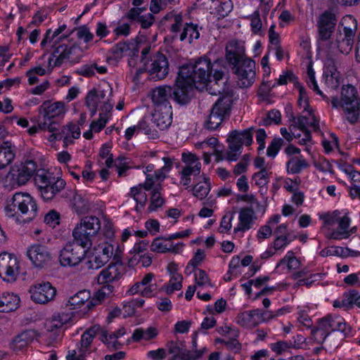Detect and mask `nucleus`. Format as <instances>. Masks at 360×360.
Returning a JSON list of instances; mask_svg holds the SVG:
<instances>
[{"label": "nucleus", "instance_id": "25", "mask_svg": "<svg viewBox=\"0 0 360 360\" xmlns=\"http://www.w3.org/2000/svg\"><path fill=\"white\" fill-rule=\"evenodd\" d=\"M27 256L32 264L37 268H43L51 259V254L46 246L33 244L27 250Z\"/></svg>", "mask_w": 360, "mask_h": 360}, {"label": "nucleus", "instance_id": "39", "mask_svg": "<svg viewBox=\"0 0 360 360\" xmlns=\"http://www.w3.org/2000/svg\"><path fill=\"white\" fill-rule=\"evenodd\" d=\"M301 264L300 259L295 257V252L289 250L277 264L276 268H281L282 270L292 272L299 269Z\"/></svg>", "mask_w": 360, "mask_h": 360}, {"label": "nucleus", "instance_id": "27", "mask_svg": "<svg viewBox=\"0 0 360 360\" xmlns=\"http://www.w3.org/2000/svg\"><path fill=\"white\" fill-rule=\"evenodd\" d=\"M66 27V25L63 24L62 25H60L58 28L55 29L54 30H53L52 29H49L46 30L40 43V47L41 50L45 51V53L43 54L41 57V59H43L46 56V53L49 51V48L52 47L54 50L56 47L58 46V44L60 41L67 38V35L62 34L65 31ZM60 45V44H59V46Z\"/></svg>", "mask_w": 360, "mask_h": 360}, {"label": "nucleus", "instance_id": "6", "mask_svg": "<svg viewBox=\"0 0 360 360\" xmlns=\"http://www.w3.org/2000/svg\"><path fill=\"white\" fill-rule=\"evenodd\" d=\"M74 46L67 44L60 45L55 48L47 61L37 63L36 65L28 70L25 75L30 85H33L39 81L38 76L49 75L55 67H59L70 58Z\"/></svg>", "mask_w": 360, "mask_h": 360}, {"label": "nucleus", "instance_id": "64", "mask_svg": "<svg viewBox=\"0 0 360 360\" xmlns=\"http://www.w3.org/2000/svg\"><path fill=\"white\" fill-rule=\"evenodd\" d=\"M207 352V348L206 347H202L200 349L188 350L183 352L184 360H198L202 355Z\"/></svg>", "mask_w": 360, "mask_h": 360}, {"label": "nucleus", "instance_id": "14", "mask_svg": "<svg viewBox=\"0 0 360 360\" xmlns=\"http://www.w3.org/2000/svg\"><path fill=\"white\" fill-rule=\"evenodd\" d=\"M92 247L89 256V267L91 269H99L104 266L113 254V245L108 241H98L91 246Z\"/></svg>", "mask_w": 360, "mask_h": 360}, {"label": "nucleus", "instance_id": "31", "mask_svg": "<svg viewBox=\"0 0 360 360\" xmlns=\"http://www.w3.org/2000/svg\"><path fill=\"white\" fill-rule=\"evenodd\" d=\"M294 240L290 234L275 236L273 242L269 245L266 250L261 255L262 259H269L277 252L281 254Z\"/></svg>", "mask_w": 360, "mask_h": 360}, {"label": "nucleus", "instance_id": "53", "mask_svg": "<svg viewBox=\"0 0 360 360\" xmlns=\"http://www.w3.org/2000/svg\"><path fill=\"white\" fill-rule=\"evenodd\" d=\"M231 0H217L215 3V14L218 18H224L232 11Z\"/></svg>", "mask_w": 360, "mask_h": 360}, {"label": "nucleus", "instance_id": "60", "mask_svg": "<svg viewBox=\"0 0 360 360\" xmlns=\"http://www.w3.org/2000/svg\"><path fill=\"white\" fill-rule=\"evenodd\" d=\"M76 35L78 39L86 44L92 41L94 37V34L91 32L89 28L86 25L77 27L76 29Z\"/></svg>", "mask_w": 360, "mask_h": 360}, {"label": "nucleus", "instance_id": "41", "mask_svg": "<svg viewBox=\"0 0 360 360\" xmlns=\"http://www.w3.org/2000/svg\"><path fill=\"white\" fill-rule=\"evenodd\" d=\"M158 333V329L155 326H150L147 328H138L134 330L131 339L134 342L149 341L155 339Z\"/></svg>", "mask_w": 360, "mask_h": 360}, {"label": "nucleus", "instance_id": "51", "mask_svg": "<svg viewBox=\"0 0 360 360\" xmlns=\"http://www.w3.org/2000/svg\"><path fill=\"white\" fill-rule=\"evenodd\" d=\"M183 276L181 274H175L171 276L169 281L162 289L167 295L172 294L174 291L180 290L182 288Z\"/></svg>", "mask_w": 360, "mask_h": 360}, {"label": "nucleus", "instance_id": "13", "mask_svg": "<svg viewBox=\"0 0 360 360\" xmlns=\"http://www.w3.org/2000/svg\"><path fill=\"white\" fill-rule=\"evenodd\" d=\"M37 165L33 160L16 163L11 167L7 178L13 186L25 185L37 172Z\"/></svg>", "mask_w": 360, "mask_h": 360}, {"label": "nucleus", "instance_id": "10", "mask_svg": "<svg viewBox=\"0 0 360 360\" xmlns=\"http://www.w3.org/2000/svg\"><path fill=\"white\" fill-rule=\"evenodd\" d=\"M332 331H339L345 337L353 335V330L343 317L338 314H328L321 319L316 329L312 332L314 335H320L323 340Z\"/></svg>", "mask_w": 360, "mask_h": 360}, {"label": "nucleus", "instance_id": "59", "mask_svg": "<svg viewBox=\"0 0 360 360\" xmlns=\"http://www.w3.org/2000/svg\"><path fill=\"white\" fill-rule=\"evenodd\" d=\"M205 258V252L202 249H198L192 259L189 261L188 263V265L186 267V272L191 271V267L193 268V269H195L198 266H199L202 261Z\"/></svg>", "mask_w": 360, "mask_h": 360}, {"label": "nucleus", "instance_id": "4", "mask_svg": "<svg viewBox=\"0 0 360 360\" xmlns=\"http://www.w3.org/2000/svg\"><path fill=\"white\" fill-rule=\"evenodd\" d=\"M164 165L155 169L153 164H148L143 167V173L146 179L143 183L146 191H151L150 204L148 210L150 212H155L165 203V199L162 191L163 182L169 176V174L173 169L174 158L168 155L161 158Z\"/></svg>", "mask_w": 360, "mask_h": 360}, {"label": "nucleus", "instance_id": "61", "mask_svg": "<svg viewBox=\"0 0 360 360\" xmlns=\"http://www.w3.org/2000/svg\"><path fill=\"white\" fill-rule=\"evenodd\" d=\"M252 181L259 188H263L269 183V176L265 169H261L252 176Z\"/></svg>", "mask_w": 360, "mask_h": 360}, {"label": "nucleus", "instance_id": "22", "mask_svg": "<svg viewBox=\"0 0 360 360\" xmlns=\"http://www.w3.org/2000/svg\"><path fill=\"white\" fill-rule=\"evenodd\" d=\"M231 108V104L229 99L222 98L213 105L211 112L205 122V127L210 130L217 129L224 117L229 114Z\"/></svg>", "mask_w": 360, "mask_h": 360}, {"label": "nucleus", "instance_id": "21", "mask_svg": "<svg viewBox=\"0 0 360 360\" xmlns=\"http://www.w3.org/2000/svg\"><path fill=\"white\" fill-rule=\"evenodd\" d=\"M28 292L33 302L45 304L54 299L56 295V290L49 282L43 281L31 285Z\"/></svg>", "mask_w": 360, "mask_h": 360}, {"label": "nucleus", "instance_id": "2", "mask_svg": "<svg viewBox=\"0 0 360 360\" xmlns=\"http://www.w3.org/2000/svg\"><path fill=\"white\" fill-rule=\"evenodd\" d=\"M115 229L112 220L104 216L102 220L96 216L82 217L72 230V237L83 246H91L93 238L98 241L113 240Z\"/></svg>", "mask_w": 360, "mask_h": 360}, {"label": "nucleus", "instance_id": "18", "mask_svg": "<svg viewBox=\"0 0 360 360\" xmlns=\"http://www.w3.org/2000/svg\"><path fill=\"white\" fill-rule=\"evenodd\" d=\"M255 62L250 58H245L233 68L236 75V84L240 88H248L255 82Z\"/></svg>", "mask_w": 360, "mask_h": 360}, {"label": "nucleus", "instance_id": "52", "mask_svg": "<svg viewBox=\"0 0 360 360\" xmlns=\"http://www.w3.org/2000/svg\"><path fill=\"white\" fill-rule=\"evenodd\" d=\"M306 80L308 86L317 94L320 95L323 100L328 101V98L320 90L315 77V72L311 65L307 67Z\"/></svg>", "mask_w": 360, "mask_h": 360}, {"label": "nucleus", "instance_id": "43", "mask_svg": "<svg viewBox=\"0 0 360 360\" xmlns=\"http://www.w3.org/2000/svg\"><path fill=\"white\" fill-rule=\"evenodd\" d=\"M98 330L99 326H94L86 330L81 337V340L77 346L86 354H90L91 352V344Z\"/></svg>", "mask_w": 360, "mask_h": 360}, {"label": "nucleus", "instance_id": "37", "mask_svg": "<svg viewBox=\"0 0 360 360\" xmlns=\"http://www.w3.org/2000/svg\"><path fill=\"white\" fill-rule=\"evenodd\" d=\"M226 58L227 61L236 66L244 60V49L236 41H231L226 47Z\"/></svg>", "mask_w": 360, "mask_h": 360}, {"label": "nucleus", "instance_id": "62", "mask_svg": "<svg viewBox=\"0 0 360 360\" xmlns=\"http://www.w3.org/2000/svg\"><path fill=\"white\" fill-rule=\"evenodd\" d=\"M346 174L352 184L349 188V194H351L354 190L360 188V172L351 169L346 170Z\"/></svg>", "mask_w": 360, "mask_h": 360}, {"label": "nucleus", "instance_id": "46", "mask_svg": "<svg viewBox=\"0 0 360 360\" xmlns=\"http://www.w3.org/2000/svg\"><path fill=\"white\" fill-rule=\"evenodd\" d=\"M170 240L168 237H157L154 238L150 244V251L156 253L165 254L169 252Z\"/></svg>", "mask_w": 360, "mask_h": 360}, {"label": "nucleus", "instance_id": "11", "mask_svg": "<svg viewBox=\"0 0 360 360\" xmlns=\"http://www.w3.org/2000/svg\"><path fill=\"white\" fill-rule=\"evenodd\" d=\"M73 242L67 243L60 250L58 260L64 267L78 266L86 258L87 250L91 246H83L75 238Z\"/></svg>", "mask_w": 360, "mask_h": 360}, {"label": "nucleus", "instance_id": "33", "mask_svg": "<svg viewBox=\"0 0 360 360\" xmlns=\"http://www.w3.org/2000/svg\"><path fill=\"white\" fill-rule=\"evenodd\" d=\"M259 309L247 310L237 314L235 321L242 328L252 329L259 325Z\"/></svg>", "mask_w": 360, "mask_h": 360}, {"label": "nucleus", "instance_id": "63", "mask_svg": "<svg viewBox=\"0 0 360 360\" xmlns=\"http://www.w3.org/2000/svg\"><path fill=\"white\" fill-rule=\"evenodd\" d=\"M282 186L287 191L290 193L295 192L298 190L300 179L299 177L292 179L290 178H282Z\"/></svg>", "mask_w": 360, "mask_h": 360}, {"label": "nucleus", "instance_id": "26", "mask_svg": "<svg viewBox=\"0 0 360 360\" xmlns=\"http://www.w3.org/2000/svg\"><path fill=\"white\" fill-rule=\"evenodd\" d=\"M354 37V36H350L340 32L336 40L330 43L326 48L327 53L331 56H336L339 53L349 54L353 47Z\"/></svg>", "mask_w": 360, "mask_h": 360}, {"label": "nucleus", "instance_id": "9", "mask_svg": "<svg viewBox=\"0 0 360 360\" xmlns=\"http://www.w3.org/2000/svg\"><path fill=\"white\" fill-rule=\"evenodd\" d=\"M41 198L45 201L51 200L65 187L66 182L60 176H56L53 173L39 169L34 177Z\"/></svg>", "mask_w": 360, "mask_h": 360}, {"label": "nucleus", "instance_id": "50", "mask_svg": "<svg viewBox=\"0 0 360 360\" xmlns=\"http://www.w3.org/2000/svg\"><path fill=\"white\" fill-rule=\"evenodd\" d=\"M340 25L343 27V34L355 36L357 20L353 15H347L344 16L341 20Z\"/></svg>", "mask_w": 360, "mask_h": 360}, {"label": "nucleus", "instance_id": "57", "mask_svg": "<svg viewBox=\"0 0 360 360\" xmlns=\"http://www.w3.org/2000/svg\"><path fill=\"white\" fill-rule=\"evenodd\" d=\"M111 147L109 144H103L99 150V156L101 159L102 164H104L107 168H110L113 165V157L110 153Z\"/></svg>", "mask_w": 360, "mask_h": 360}, {"label": "nucleus", "instance_id": "1", "mask_svg": "<svg viewBox=\"0 0 360 360\" xmlns=\"http://www.w3.org/2000/svg\"><path fill=\"white\" fill-rule=\"evenodd\" d=\"M217 63L202 57L194 63H187L180 67L174 89L170 86H160L152 91L151 99L156 107L171 105L169 98L173 94L175 101L186 104L190 100V94L193 88L200 91L206 89L210 94L225 93L224 85L227 79L224 73L216 68Z\"/></svg>", "mask_w": 360, "mask_h": 360}, {"label": "nucleus", "instance_id": "55", "mask_svg": "<svg viewBox=\"0 0 360 360\" xmlns=\"http://www.w3.org/2000/svg\"><path fill=\"white\" fill-rule=\"evenodd\" d=\"M101 287L92 297V300L96 302V305L109 297L115 291V287L112 284H102Z\"/></svg>", "mask_w": 360, "mask_h": 360}, {"label": "nucleus", "instance_id": "28", "mask_svg": "<svg viewBox=\"0 0 360 360\" xmlns=\"http://www.w3.org/2000/svg\"><path fill=\"white\" fill-rule=\"evenodd\" d=\"M146 69L152 78L160 80L164 79L168 74L169 64L167 58L162 53L156 55L146 65Z\"/></svg>", "mask_w": 360, "mask_h": 360}, {"label": "nucleus", "instance_id": "40", "mask_svg": "<svg viewBox=\"0 0 360 360\" xmlns=\"http://www.w3.org/2000/svg\"><path fill=\"white\" fill-rule=\"evenodd\" d=\"M181 161L185 164L181 169L189 170V172L193 174L194 176L200 174L201 162L195 154L191 153H183L181 154Z\"/></svg>", "mask_w": 360, "mask_h": 360}, {"label": "nucleus", "instance_id": "30", "mask_svg": "<svg viewBox=\"0 0 360 360\" xmlns=\"http://www.w3.org/2000/svg\"><path fill=\"white\" fill-rule=\"evenodd\" d=\"M255 219V213L252 208H241L238 212V221L236 226L233 228V233L243 236L245 232L252 228Z\"/></svg>", "mask_w": 360, "mask_h": 360}, {"label": "nucleus", "instance_id": "47", "mask_svg": "<svg viewBox=\"0 0 360 360\" xmlns=\"http://www.w3.org/2000/svg\"><path fill=\"white\" fill-rule=\"evenodd\" d=\"M145 191L143 184L134 186L130 189L129 195L136 202V210H138L139 206L143 207L147 200V195Z\"/></svg>", "mask_w": 360, "mask_h": 360}, {"label": "nucleus", "instance_id": "3", "mask_svg": "<svg viewBox=\"0 0 360 360\" xmlns=\"http://www.w3.org/2000/svg\"><path fill=\"white\" fill-rule=\"evenodd\" d=\"M298 106L302 115L294 117L289 129L294 136L298 139V144L304 146V150L310 154L313 141L310 131L307 129L311 127L314 131L319 129V117L309 105L308 96L302 86L299 87Z\"/></svg>", "mask_w": 360, "mask_h": 360}, {"label": "nucleus", "instance_id": "15", "mask_svg": "<svg viewBox=\"0 0 360 360\" xmlns=\"http://www.w3.org/2000/svg\"><path fill=\"white\" fill-rule=\"evenodd\" d=\"M125 294L127 296L139 295L146 298L155 297L158 295V285L155 274L151 272L145 274L140 281L129 285Z\"/></svg>", "mask_w": 360, "mask_h": 360}, {"label": "nucleus", "instance_id": "32", "mask_svg": "<svg viewBox=\"0 0 360 360\" xmlns=\"http://www.w3.org/2000/svg\"><path fill=\"white\" fill-rule=\"evenodd\" d=\"M151 120L160 130L167 129L172 122V105L154 108Z\"/></svg>", "mask_w": 360, "mask_h": 360}, {"label": "nucleus", "instance_id": "35", "mask_svg": "<svg viewBox=\"0 0 360 360\" xmlns=\"http://www.w3.org/2000/svg\"><path fill=\"white\" fill-rule=\"evenodd\" d=\"M212 189L210 178L205 174L195 179L191 187L192 195L200 200H205Z\"/></svg>", "mask_w": 360, "mask_h": 360}, {"label": "nucleus", "instance_id": "42", "mask_svg": "<svg viewBox=\"0 0 360 360\" xmlns=\"http://www.w3.org/2000/svg\"><path fill=\"white\" fill-rule=\"evenodd\" d=\"M15 158L14 150L8 141L0 144V169L9 165Z\"/></svg>", "mask_w": 360, "mask_h": 360}, {"label": "nucleus", "instance_id": "8", "mask_svg": "<svg viewBox=\"0 0 360 360\" xmlns=\"http://www.w3.org/2000/svg\"><path fill=\"white\" fill-rule=\"evenodd\" d=\"M7 217L19 221V212L26 217V221H32L38 213V206L36 200L28 193H15L11 202L5 207Z\"/></svg>", "mask_w": 360, "mask_h": 360}, {"label": "nucleus", "instance_id": "5", "mask_svg": "<svg viewBox=\"0 0 360 360\" xmlns=\"http://www.w3.org/2000/svg\"><path fill=\"white\" fill-rule=\"evenodd\" d=\"M318 217L322 221L321 231L327 239H347L354 233L350 227L352 219L347 210L319 212Z\"/></svg>", "mask_w": 360, "mask_h": 360}, {"label": "nucleus", "instance_id": "24", "mask_svg": "<svg viewBox=\"0 0 360 360\" xmlns=\"http://www.w3.org/2000/svg\"><path fill=\"white\" fill-rule=\"evenodd\" d=\"M67 112L65 104L63 101H57L53 103L45 102L40 108V117L46 122L48 126L52 124L53 128H57L53 118L63 117Z\"/></svg>", "mask_w": 360, "mask_h": 360}, {"label": "nucleus", "instance_id": "20", "mask_svg": "<svg viewBox=\"0 0 360 360\" xmlns=\"http://www.w3.org/2000/svg\"><path fill=\"white\" fill-rule=\"evenodd\" d=\"M20 261L17 257L8 252L0 254V277L5 281L13 282L18 275Z\"/></svg>", "mask_w": 360, "mask_h": 360}, {"label": "nucleus", "instance_id": "56", "mask_svg": "<svg viewBox=\"0 0 360 360\" xmlns=\"http://www.w3.org/2000/svg\"><path fill=\"white\" fill-rule=\"evenodd\" d=\"M111 117L110 112H101L99 114V117L96 120H94L91 124L90 127L91 130L94 131V133H98L102 129H104L107 123L109 122Z\"/></svg>", "mask_w": 360, "mask_h": 360}, {"label": "nucleus", "instance_id": "58", "mask_svg": "<svg viewBox=\"0 0 360 360\" xmlns=\"http://www.w3.org/2000/svg\"><path fill=\"white\" fill-rule=\"evenodd\" d=\"M49 131V132L56 131H58L57 128H53V125L51 124L48 126L46 122H45L41 117H39V120L37 121V125H33L31 127L28 128L27 132L30 136L35 135L39 131Z\"/></svg>", "mask_w": 360, "mask_h": 360}, {"label": "nucleus", "instance_id": "17", "mask_svg": "<svg viewBox=\"0 0 360 360\" xmlns=\"http://www.w3.org/2000/svg\"><path fill=\"white\" fill-rule=\"evenodd\" d=\"M284 153L287 157L285 168L288 174H298L309 167L310 164L302 155L301 150L293 144L288 145Z\"/></svg>", "mask_w": 360, "mask_h": 360}, {"label": "nucleus", "instance_id": "38", "mask_svg": "<svg viewBox=\"0 0 360 360\" xmlns=\"http://www.w3.org/2000/svg\"><path fill=\"white\" fill-rule=\"evenodd\" d=\"M20 297L12 292L0 295V312L8 313L16 310L20 306Z\"/></svg>", "mask_w": 360, "mask_h": 360}, {"label": "nucleus", "instance_id": "19", "mask_svg": "<svg viewBox=\"0 0 360 360\" xmlns=\"http://www.w3.org/2000/svg\"><path fill=\"white\" fill-rule=\"evenodd\" d=\"M338 18L333 10H327L317 18V40L319 43L328 41L333 34Z\"/></svg>", "mask_w": 360, "mask_h": 360}, {"label": "nucleus", "instance_id": "23", "mask_svg": "<svg viewBox=\"0 0 360 360\" xmlns=\"http://www.w3.org/2000/svg\"><path fill=\"white\" fill-rule=\"evenodd\" d=\"M96 305V302L92 300L91 292L83 290L69 297L66 306L69 309L79 311L83 314L88 312Z\"/></svg>", "mask_w": 360, "mask_h": 360}, {"label": "nucleus", "instance_id": "48", "mask_svg": "<svg viewBox=\"0 0 360 360\" xmlns=\"http://www.w3.org/2000/svg\"><path fill=\"white\" fill-rule=\"evenodd\" d=\"M193 271L194 272L195 283L197 287L202 288L213 287V284L212 283L207 274L204 270L195 269L188 271L186 273L191 274Z\"/></svg>", "mask_w": 360, "mask_h": 360}, {"label": "nucleus", "instance_id": "7", "mask_svg": "<svg viewBox=\"0 0 360 360\" xmlns=\"http://www.w3.org/2000/svg\"><path fill=\"white\" fill-rule=\"evenodd\" d=\"M331 105L333 108L341 109L350 123H355L358 120L360 100L354 86L350 84L343 86L340 98L333 96L331 99Z\"/></svg>", "mask_w": 360, "mask_h": 360}, {"label": "nucleus", "instance_id": "29", "mask_svg": "<svg viewBox=\"0 0 360 360\" xmlns=\"http://www.w3.org/2000/svg\"><path fill=\"white\" fill-rule=\"evenodd\" d=\"M123 271V266L121 263L110 264L99 272L96 278L97 283L98 284H111L112 283L117 282L122 277Z\"/></svg>", "mask_w": 360, "mask_h": 360}, {"label": "nucleus", "instance_id": "12", "mask_svg": "<svg viewBox=\"0 0 360 360\" xmlns=\"http://www.w3.org/2000/svg\"><path fill=\"white\" fill-rule=\"evenodd\" d=\"M110 94L111 91L100 88L89 91L86 97V105L91 116H94L98 110H101V112H111L113 102L110 98Z\"/></svg>", "mask_w": 360, "mask_h": 360}, {"label": "nucleus", "instance_id": "36", "mask_svg": "<svg viewBox=\"0 0 360 360\" xmlns=\"http://www.w3.org/2000/svg\"><path fill=\"white\" fill-rule=\"evenodd\" d=\"M322 82L331 90L336 89L340 85V74L333 62H329L325 65Z\"/></svg>", "mask_w": 360, "mask_h": 360}, {"label": "nucleus", "instance_id": "45", "mask_svg": "<svg viewBox=\"0 0 360 360\" xmlns=\"http://www.w3.org/2000/svg\"><path fill=\"white\" fill-rule=\"evenodd\" d=\"M71 207L77 214L89 212L90 207L88 201L81 194L76 193L71 200Z\"/></svg>", "mask_w": 360, "mask_h": 360}, {"label": "nucleus", "instance_id": "34", "mask_svg": "<svg viewBox=\"0 0 360 360\" xmlns=\"http://www.w3.org/2000/svg\"><path fill=\"white\" fill-rule=\"evenodd\" d=\"M354 305L360 307V294L355 290L345 292L342 296L333 302L335 308L349 310L353 308Z\"/></svg>", "mask_w": 360, "mask_h": 360}, {"label": "nucleus", "instance_id": "44", "mask_svg": "<svg viewBox=\"0 0 360 360\" xmlns=\"http://www.w3.org/2000/svg\"><path fill=\"white\" fill-rule=\"evenodd\" d=\"M32 338L33 335L31 331H23L13 339L11 343V348L14 351H20L31 342Z\"/></svg>", "mask_w": 360, "mask_h": 360}, {"label": "nucleus", "instance_id": "16", "mask_svg": "<svg viewBox=\"0 0 360 360\" xmlns=\"http://www.w3.org/2000/svg\"><path fill=\"white\" fill-rule=\"evenodd\" d=\"M227 141L229 142V151L227 153L226 159L229 161H236L241 153L243 146L251 145L252 143V136L248 129L241 131L235 130L230 133Z\"/></svg>", "mask_w": 360, "mask_h": 360}, {"label": "nucleus", "instance_id": "54", "mask_svg": "<svg viewBox=\"0 0 360 360\" xmlns=\"http://www.w3.org/2000/svg\"><path fill=\"white\" fill-rule=\"evenodd\" d=\"M135 44L126 41L119 42L112 49V52L117 58H122L127 55H130L131 49H134Z\"/></svg>", "mask_w": 360, "mask_h": 360}, {"label": "nucleus", "instance_id": "49", "mask_svg": "<svg viewBox=\"0 0 360 360\" xmlns=\"http://www.w3.org/2000/svg\"><path fill=\"white\" fill-rule=\"evenodd\" d=\"M199 37L200 33L198 26L193 23H186L183 26L182 31L179 34V39L181 41L188 39L189 43H191L193 39H198Z\"/></svg>", "mask_w": 360, "mask_h": 360}]
</instances>
